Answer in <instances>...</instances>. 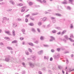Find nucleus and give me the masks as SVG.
I'll return each instance as SVG.
<instances>
[{"mask_svg":"<svg viewBox=\"0 0 74 74\" xmlns=\"http://www.w3.org/2000/svg\"><path fill=\"white\" fill-rule=\"evenodd\" d=\"M17 42H18V41L16 40H15L12 42V44H15L16 43H17Z\"/></svg>","mask_w":74,"mask_h":74,"instance_id":"nucleus-14","label":"nucleus"},{"mask_svg":"<svg viewBox=\"0 0 74 74\" xmlns=\"http://www.w3.org/2000/svg\"><path fill=\"white\" fill-rule=\"evenodd\" d=\"M21 31L23 32H25V29H22L21 30Z\"/></svg>","mask_w":74,"mask_h":74,"instance_id":"nucleus-50","label":"nucleus"},{"mask_svg":"<svg viewBox=\"0 0 74 74\" xmlns=\"http://www.w3.org/2000/svg\"><path fill=\"white\" fill-rule=\"evenodd\" d=\"M66 61L67 64H68L69 63V60H68V59L67 58H66Z\"/></svg>","mask_w":74,"mask_h":74,"instance_id":"nucleus-45","label":"nucleus"},{"mask_svg":"<svg viewBox=\"0 0 74 74\" xmlns=\"http://www.w3.org/2000/svg\"><path fill=\"white\" fill-rule=\"evenodd\" d=\"M42 70L43 71H45V70H46V68H43Z\"/></svg>","mask_w":74,"mask_h":74,"instance_id":"nucleus-52","label":"nucleus"},{"mask_svg":"<svg viewBox=\"0 0 74 74\" xmlns=\"http://www.w3.org/2000/svg\"><path fill=\"white\" fill-rule=\"evenodd\" d=\"M68 39L69 40H70L71 42H74V40L72 39L71 38H69Z\"/></svg>","mask_w":74,"mask_h":74,"instance_id":"nucleus-21","label":"nucleus"},{"mask_svg":"<svg viewBox=\"0 0 74 74\" xmlns=\"http://www.w3.org/2000/svg\"><path fill=\"white\" fill-rule=\"evenodd\" d=\"M37 14H37V13H36L35 14H32V15H37Z\"/></svg>","mask_w":74,"mask_h":74,"instance_id":"nucleus-59","label":"nucleus"},{"mask_svg":"<svg viewBox=\"0 0 74 74\" xmlns=\"http://www.w3.org/2000/svg\"><path fill=\"white\" fill-rule=\"evenodd\" d=\"M43 52V50H41L40 51L38 52V53L39 55H41V54H42V52Z\"/></svg>","mask_w":74,"mask_h":74,"instance_id":"nucleus-10","label":"nucleus"},{"mask_svg":"<svg viewBox=\"0 0 74 74\" xmlns=\"http://www.w3.org/2000/svg\"><path fill=\"white\" fill-rule=\"evenodd\" d=\"M66 32V30H64L62 32V35H63V34H64Z\"/></svg>","mask_w":74,"mask_h":74,"instance_id":"nucleus-22","label":"nucleus"},{"mask_svg":"<svg viewBox=\"0 0 74 74\" xmlns=\"http://www.w3.org/2000/svg\"><path fill=\"white\" fill-rule=\"evenodd\" d=\"M30 15L29 14H28L26 15V16H25V18H28V17H29V16Z\"/></svg>","mask_w":74,"mask_h":74,"instance_id":"nucleus-42","label":"nucleus"},{"mask_svg":"<svg viewBox=\"0 0 74 74\" xmlns=\"http://www.w3.org/2000/svg\"><path fill=\"white\" fill-rule=\"evenodd\" d=\"M29 5H33V3L31 2H29L28 3Z\"/></svg>","mask_w":74,"mask_h":74,"instance_id":"nucleus-24","label":"nucleus"},{"mask_svg":"<svg viewBox=\"0 0 74 74\" xmlns=\"http://www.w3.org/2000/svg\"><path fill=\"white\" fill-rule=\"evenodd\" d=\"M52 32L53 33H56V31L55 30H54L52 31Z\"/></svg>","mask_w":74,"mask_h":74,"instance_id":"nucleus-31","label":"nucleus"},{"mask_svg":"<svg viewBox=\"0 0 74 74\" xmlns=\"http://www.w3.org/2000/svg\"><path fill=\"white\" fill-rule=\"evenodd\" d=\"M5 33L6 34H7L8 35H9V36H11V32L10 31H5Z\"/></svg>","mask_w":74,"mask_h":74,"instance_id":"nucleus-2","label":"nucleus"},{"mask_svg":"<svg viewBox=\"0 0 74 74\" xmlns=\"http://www.w3.org/2000/svg\"><path fill=\"white\" fill-rule=\"evenodd\" d=\"M29 45H30V46H31L32 47L34 46V45L32 43L30 42L28 43Z\"/></svg>","mask_w":74,"mask_h":74,"instance_id":"nucleus-9","label":"nucleus"},{"mask_svg":"<svg viewBox=\"0 0 74 74\" xmlns=\"http://www.w3.org/2000/svg\"><path fill=\"white\" fill-rule=\"evenodd\" d=\"M58 67L59 69H62L63 68V67L60 65H58Z\"/></svg>","mask_w":74,"mask_h":74,"instance_id":"nucleus-17","label":"nucleus"},{"mask_svg":"<svg viewBox=\"0 0 74 74\" xmlns=\"http://www.w3.org/2000/svg\"><path fill=\"white\" fill-rule=\"evenodd\" d=\"M17 5H18V6H20V7H21L23 5V4L22 3L18 4H17Z\"/></svg>","mask_w":74,"mask_h":74,"instance_id":"nucleus-20","label":"nucleus"},{"mask_svg":"<svg viewBox=\"0 0 74 74\" xmlns=\"http://www.w3.org/2000/svg\"><path fill=\"white\" fill-rule=\"evenodd\" d=\"M22 64L23 65V66H25V63H24V62H23Z\"/></svg>","mask_w":74,"mask_h":74,"instance_id":"nucleus-62","label":"nucleus"},{"mask_svg":"<svg viewBox=\"0 0 74 74\" xmlns=\"http://www.w3.org/2000/svg\"><path fill=\"white\" fill-rule=\"evenodd\" d=\"M5 39L6 40H10V38L8 37H5Z\"/></svg>","mask_w":74,"mask_h":74,"instance_id":"nucleus-28","label":"nucleus"},{"mask_svg":"<svg viewBox=\"0 0 74 74\" xmlns=\"http://www.w3.org/2000/svg\"><path fill=\"white\" fill-rule=\"evenodd\" d=\"M12 11V9H9L7 10V11H8V12L10 11Z\"/></svg>","mask_w":74,"mask_h":74,"instance_id":"nucleus-39","label":"nucleus"},{"mask_svg":"<svg viewBox=\"0 0 74 74\" xmlns=\"http://www.w3.org/2000/svg\"><path fill=\"white\" fill-rule=\"evenodd\" d=\"M0 44L1 46V47H3V45H4V44L2 42L0 43Z\"/></svg>","mask_w":74,"mask_h":74,"instance_id":"nucleus-36","label":"nucleus"},{"mask_svg":"<svg viewBox=\"0 0 74 74\" xmlns=\"http://www.w3.org/2000/svg\"><path fill=\"white\" fill-rule=\"evenodd\" d=\"M43 2L44 3H46V1L45 0H43Z\"/></svg>","mask_w":74,"mask_h":74,"instance_id":"nucleus-58","label":"nucleus"},{"mask_svg":"<svg viewBox=\"0 0 74 74\" xmlns=\"http://www.w3.org/2000/svg\"><path fill=\"white\" fill-rule=\"evenodd\" d=\"M31 30L32 32H33L34 33H35V32H36V30L34 28H32L31 29Z\"/></svg>","mask_w":74,"mask_h":74,"instance_id":"nucleus-12","label":"nucleus"},{"mask_svg":"<svg viewBox=\"0 0 74 74\" xmlns=\"http://www.w3.org/2000/svg\"><path fill=\"white\" fill-rule=\"evenodd\" d=\"M45 14H48V12H45Z\"/></svg>","mask_w":74,"mask_h":74,"instance_id":"nucleus-63","label":"nucleus"},{"mask_svg":"<svg viewBox=\"0 0 74 74\" xmlns=\"http://www.w3.org/2000/svg\"><path fill=\"white\" fill-rule=\"evenodd\" d=\"M51 39L50 40V41H53V40H55V38L53 36H51Z\"/></svg>","mask_w":74,"mask_h":74,"instance_id":"nucleus-7","label":"nucleus"},{"mask_svg":"<svg viewBox=\"0 0 74 74\" xmlns=\"http://www.w3.org/2000/svg\"><path fill=\"white\" fill-rule=\"evenodd\" d=\"M25 21L26 22H28V19L27 18H26L25 19Z\"/></svg>","mask_w":74,"mask_h":74,"instance_id":"nucleus-48","label":"nucleus"},{"mask_svg":"<svg viewBox=\"0 0 74 74\" xmlns=\"http://www.w3.org/2000/svg\"><path fill=\"white\" fill-rule=\"evenodd\" d=\"M64 2L63 1L62 2V4H67V1L66 0H64Z\"/></svg>","mask_w":74,"mask_h":74,"instance_id":"nucleus-6","label":"nucleus"},{"mask_svg":"<svg viewBox=\"0 0 74 74\" xmlns=\"http://www.w3.org/2000/svg\"><path fill=\"white\" fill-rule=\"evenodd\" d=\"M24 38H22V37H21L20 38V40H21V41H22V40H23Z\"/></svg>","mask_w":74,"mask_h":74,"instance_id":"nucleus-41","label":"nucleus"},{"mask_svg":"<svg viewBox=\"0 0 74 74\" xmlns=\"http://www.w3.org/2000/svg\"><path fill=\"white\" fill-rule=\"evenodd\" d=\"M13 26L14 27H16L17 26V25H16V24L15 23H13Z\"/></svg>","mask_w":74,"mask_h":74,"instance_id":"nucleus-16","label":"nucleus"},{"mask_svg":"<svg viewBox=\"0 0 74 74\" xmlns=\"http://www.w3.org/2000/svg\"><path fill=\"white\" fill-rule=\"evenodd\" d=\"M27 59L28 60H31V59H32V60H34L36 59V57L35 56H31V58H27Z\"/></svg>","mask_w":74,"mask_h":74,"instance_id":"nucleus-1","label":"nucleus"},{"mask_svg":"<svg viewBox=\"0 0 74 74\" xmlns=\"http://www.w3.org/2000/svg\"><path fill=\"white\" fill-rule=\"evenodd\" d=\"M62 40L64 42H66V39H62Z\"/></svg>","mask_w":74,"mask_h":74,"instance_id":"nucleus-47","label":"nucleus"},{"mask_svg":"<svg viewBox=\"0 0 74 74\" xmlns=\"http://www.w3.org/2000/svg\"><path fill=\"white\" fill-rule=\"evenodd\" d=\"M70 37L71 38H73L74 37V36H73V35L72 34H71L70 35Z\"/></svg>","mask_w":74,"mask_h":74,"instance_id":"nucleus-30","label":"nucleus"},{"mask_svg":"<svg viewBox=\"0 0 74 74\" xmlns=\"http://www.w3.org/2000/svg\"><path fill=\"white\" fill-rule=\"evenodd\" d=\"M73 0H69L70 3L72 4V2L73 1Z\"/></svg>","mask_w":74,"mask_h":74,"instance_id":"nucleus-29","label":"nucleus"},{"mask_svg":"<svg viewBox=\"0 0 74 74\" xmlns=\"http://www.w3.org/2000/svg\"><path fill=\"white\" fill-rule=\"evenodd\" d=\"M39 42V41L38 40H36L34 42V43L36 44H38Z\"/></svg>","mask_w":74,"mask_h":74,"instance_id":"nucleus-33","label":"nucleus"},{"mask_svg":"<svg viewBox=\"0 0 74 74\" xmlns=\"http://www.w3.org/2000/svg\"><path fill=\"white\" fill-rule=\"evenodd\" d=\"M59 57V54H58L57 55H55L54 56V59H58Z\"/></svg>","mask_w":74,"mask_h":74,"instance_id":"nucleus-4","label":"nucleus"},{"mask_svg":"<svg viewBox=\"0 0 74 74\" xmlns=\"http://www.w3.org/2000/svg\"><path fill=\"white\" fill-rule=\"evenodd\" d=\"M60 48H57V50L58 51V52H59V51H60Z\"/></svg>","mask_w":74,"mask_h":74,"instance_id":"nucleus-49","label":"nucleus"},{"mask_svg":"<svg viewBox=\"0 0 74 74\" xmlns=\"http://www.w3.org/2000/svg\"><path fill=\"white\" fill-rule=\"evenodd\" d=\"M10 59L9 58H5V60L6 62H9L10 61Z\"/></svg>","mask_w":74,"mask_h":74,"instance_id":"nucleus-11","label":"nucleus"},{"mask_svg":"<svg viewBox=\"0 0 74 74\" xmlns=\"http://www.w3.org/2000/svg\"><path fill=\"white\" fill-rule=\"evenodd\" d=\"M67 10H71V8H70L69 6H68L67 7Z\"/></svg>","mask_w":74,"mask_h":74,"instance_id":"nucleus-44","label":"nucleus"},{"mask_svg":"<svg viewBox=\"0 0 74 74\" xmlns=\"http://www.w3.org/2000/svg\"><path fill=\"white\" fill-rule=\"evenodd\" d=\"M52 59H53L52 58H50V61H52Z\"/></svg>","mask_w":74,"mask_h":74,"instance_id":"nucleus-64","label":"nucleus"},{"mask_svg":"<svg viewBox=\"0 0 74 74\" xmlns=\"http://www.w3.org/2000/svg\"><path fill=\"white\" fill-rule=\"evenodd\" d=\"M51 19H55V18L53 17H51Z\"/></svg>","mask_w":74,"mask_h":74,"instance_id":"nucleus-61","label":"nucleus"},{"mask_svg":"<svg viewBox=\"0 0 74 74\" xmlns=\"http://www.w3.org/2000/svg\"><path fill=\"white\" fill-rule=\"evenodd\" d=\"M29 25H30V26H34V24L33 23H32L29 24Z\"/></svg>","mask_w":74,"mask_h":74,"instance_id":"nucleus-25","label":"nucleus"},{"mask_svg":"<svg viewBox=\"0 0 74 74\" xmlns=\"http://www.w3.org/2000/svg\"><path fill=\"white\" fill-rule=\"evenodd\" d=\"M28 51L32 53V50L30 48L28 49Z\"/></svg>","mask_w":74,"mask_h":74,"instance_id":"nucleus-34","label":"nucleus"},{"mask_svg":"<svg viewBox=\"0 0 74 74\" xmlns=\"http://www.w3.org/2000/svg\"><path fill=\"white\" fill-rule=\"evenodd\" d=\"M30 19L31 20H32V21H34V18H31Z\"/></svg>","mask_w":74,"mask_h":74,"instance_id":"nucleus-51","label":"nucleus"},{"mask_svg":"<svg viewBox=\"0 0 74 74\" xmlns=\"http://www.w3.org/2000/svg\"><path fill=\"white\" fill-rule=\"evenodd\" d=\"M25 7H22L21 8V12H24L25 11Z\"/></svg>","mask_w":74,"mask_h":74,"instance_id":"nucleus-5","label":"nucleus"},{"mask_svg":"<svg viewBox=\"0 0 74 74\" xmlns=\"http://www.w3.org/2000/svg\"><path fill=\"white\" fill-rule=\"evenodd\" d=\"M26 73V72H25V71H23V74H25Z\"/></svg>","mask_w":74,"mask_h":74,"instance_id":"nucleus-53","label":"nucleus"},{"mask_svg":"<svg viewBox=\"0 0 74 74\" xmlns=\"http://www.w3.org/2000/svg\"><path fill=\"white\" fill-rule=\"evenodd\" d=\"M56 15L57 16H62V15H61L60 14H59V13H56Z\"/></svg>","mask_w":74,"mask_h":74,"instance_id":"nucleus-18","label":"nucleus"},{"mask_svg":"<svg viewBox=\"0 0 74 74\" xmlns=\"http://www.w3.org/2000/svg\"><path fill=\"white\" fill-rule=\"evenodd\" d=\"M60 49H62V51H64V49H64V48H60Z\"/></svg>","mask_w":74,"mask_h":74,"instance_id":"nucleus-43","label":"nucleus"},{"mask_svg":"<svg viewBox=\"0 0 74 74\" xmlns=\"http://www.w3.org/2000/svg\"><path fill=\"white\" fill-rule=\"evenodd\" d=\"M40 39L41 40H44V38H43V37L42 36H41Z\"/></svg>","mask_w":74,"mask_h":74,"instance_id":"nucleus-38","label":"nucleus"},{"mask_svg":"<svg viewBox=\"0 0 74 74\" xmlns=\"http://www.w3.org/2000/svg\"><path fill=\"white\" fill-rule=\"evenodd\" d=\"M42 24V23H41V22H38V25H39V26H41V25Z\"/></svg>","mask_w":74,"mask_h":74,"instance_id":"nucleus-27","label":"nucleus"},{"mask_svg":"<svg viewBox=\"0 0 74 74\" xmlns=\"http://www.w3.org/2000/svg\"><path fill=\"white\" fill-rule=\"evenodd\" d=\"M25 52L27 55H29V52H28V51H25Z\"/></svg>","mask_w":74,"mask_h":74,"instance_id":"nucleus-19","label":"nucleus"},{"mask_svg":"<svg viewBox=\"0 0 74 74\" xmlns=\"http://www.w3.org/2000/svg\"><path fill=\"white\" fill-rule=\"evenodd\" d=\"M12 35L13 37L15 36V31L14 30L12 31Z\"/></svg>","mask_w":74,"mask_h":74,"instance_id":"nucleus-15","label":"nucleus"},{"mask_svg":"<svg viewBox=\"0 0 74 74\" xmlns=\"http://www.w3.org/2000/svg\"><path fill=\"white\" fill-rule=\"evenodd\" d=\"M44 58L45 59H48V58L47 57H46V56H45L44 57Z\"/></svg>","mask_w":74,"mask_h":74,"instance_id":"nucleus-56","label":"nucleus"},{"mask_svg":"<svg viewBox=\"0 0 74 74\" xmlns=\"http://www.w3.org/2000/svg\"><path fill=\"white\" fill-rule=\"evenodd\" d=\"M71 28H73V24H71Z\"/></svg>","mask_w":74,"mask_h":74,"instance_id":"nucleus-55","label":"nucleus"},{"mask_svg":"<svg viewBox=\"0 0 74 74\" xmlns=\"http://www.w3.org/2000/svg\"><path fill=\"white\" fill-rule=\"evenodd\" d=\"M7 48L8 49H9V50H10V51H12V48L10 47H7Z\"/></svg>","mask_w":74,"mask_h":74,"instance_id":"nucleus-13","label":"nucleus"},{"mask_svg":"<svg viewBox=\"0 0 74 74\" xmlns=\"http://www.w3.org/2000/svg\"><path fill=\"white\" fill-rule=\"evenodd\" d=\"M37 29L38 32L39 33H40V29L39 28H37Z\"/></svg>","mask_w":74,"mask_h":74,"instance_id":"nucleus-40","label":"nucleus"},{"mask_svg":"<svg viewBox=\"0 0 74 74\" xmlns=\"http://www.w3.org/2000/svg\"><path fill=\"white\" fill-rule=\"evenodd\" d=\"M56 22V20H54L53 21V23H55Z\"/></svg>","mask_w":74,"mask_h":74,"instance_id":"nucleus-57","label":"nucleus"},{"mask_svg":"<svg viewBox=\"0 0 74 74\" xmlns=\"http://www.w3.org/2000/svg\"><path fill=\"white\" fill-rule=\"evenodd\" d=\"M51 51L52 52H55V50H54L53 49H52L51 50Z\"/></svg>","mask_w":74,"mask_h":74,"instance_id":"nucleus-46","label":"nucleus"},{"mask_svg":"<svg viewBox=\"0 0 74 74\" xmlns=\"http://www.w3.org/2000/svg\"><path fill=\"white\" fill-rule=\"evenodd\" d=\"M36 0L37 1H40V3H42V1H41V0Z\"/></svg>","mask_w":74,"mask_h":74,"instance_id":"nucleus-37","label":"nucleus"},{"mask_svg":"<svg viewBox=\"0 0 74 74\" xmlns=\"http://www.w3.org/2000/svg\"><path fill=\"white\" fill-rule=\"evenodd\" d=\"M46 19H47V18L46 17H44L43 18V21H45Z\"/></svg>","mask_w":74,"mask_h":74,"instance_id":"nucleus-35","label":"nucleus"},{"mask_svg":"<svg viewBox=\"0 0 74 74\" xmlns=\"http://www.w3.org/2000/svg\"><path fill=\"white\" fill-rule=\"evenodd\" d=\"M10 3L12 4V5H14L15 4V2L13 1H10Z\"/></svg>","mask_w":74,"mask_h":74,"instance_id":"nucleus-8","label":"nucleus"},{"mask_svg":"<svg viewBox=\"0 0 74 74\" xmlns=\"http://www.w3.org/2000/svg\"><path fill=\"white\" fill-rule=\"evenodd\" d=\"M29 65L30 66V67H34V64L31 62L29 63Z\"/></svg>","mask_w":74,"mask_h":74,"instance_id":"nucleus-3","label":"nucleus"},{"mask_svg":"<svg viewBox=\"0 0 74 74\" xmlns=\"http://www.w3.org/2000/svg\"><path fill=\"white\" fill-rule=\"evenodd\" d=\"M3 4H4V3H0V5H3Z\"/></svg>","mask_w":74,"mask_h":74,"instance_id":"nucleus-54","label":"nucleus"},{"mask_svg":"<svg viewBox=\"0 0 74 74\" xmlns=\"http://www.w3.org/2000/svg\"><path fill=\"white\" fill-rule=\"evenodd\" d=\"M64 37L65 38V39H66V40H68V37L67 36H64Z\"/></svg>","mask_w":74,"mask_h":74,"instance_id":"nucleus-32","label":"nucleus"},{"mask_svg":"<svg viewBox=\"0 0 74 74\" xmlns=\"http://www.w3.org/2000/svg\"><path fill=\"white\" fill-rule=\"evenodd\" d=\"M44 47H48V45H44Z\"/></svg>","mask_w":74,"mask_h":74,"instance_id":"nucleus-60","label":"nucleus"},{"mask_svg":"<svg viewBox=\"0 0 74 74\" xmlns=\"http://www.w3.org/2000/svg\"><path fill=\"white\" fill-rule=\"evenodd\" d=\"M7 18L6 17H3V21H7Z\"/></svg>","mask_w":74,"mask_h":74,"instance_id":"nucleus-26","label":"nucleus"},{"mask_svg":"<svg viewBox=\"0 0 74 74\" xmlns=\"http://www.w3.org/2000/svg\"><path fill=\"white\" fill-rule=\"evenodd\" d=\"M56 29H58V30H60L61 28L59 27H55Z\"/></svg>","mask_w":74,"mask_h":74,"instance_id":"nucleus-23","label":"nucleus"}]
</instances>
